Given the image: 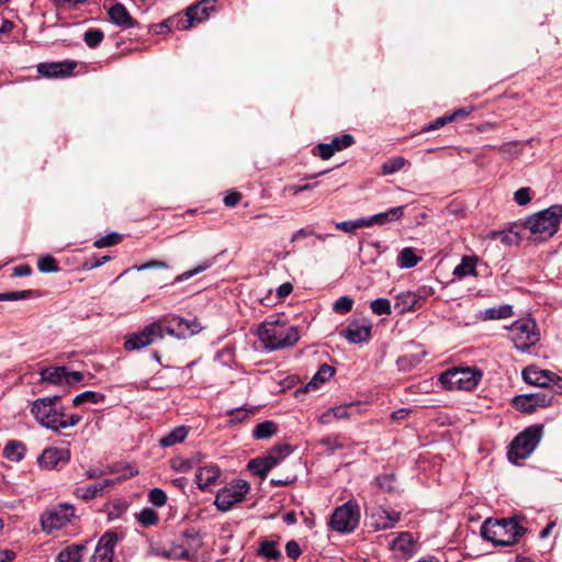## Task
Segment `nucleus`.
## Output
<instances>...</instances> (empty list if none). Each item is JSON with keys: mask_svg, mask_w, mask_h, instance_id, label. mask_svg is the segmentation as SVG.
Wrapping results in <instances>:
<instances>
[{"mask_svg": "<svg viewBox=\"0 0 562 562\" xmlns=\"http://www.w3.org/2000/svg\"><path fill=\"white\" fill-rule=\"evenodd\" d=\"M527 529L519 525L517 517L493 520L486 519L481 527L484 539L495 546H512L526 533Z\"/></svg>", "mask_w": 562, "mask_h": 562, "instance_id": "nucleus-1", "label": "nucleus"}, {"mask_svg": "<svg viewBox=\"0 0 562 562\" xmlns=\"http://www.w3.org/2000/svg\"><path fill=\"white\" fill-rule=\"evenodd\" d=\"M258 336L265 347L270 350L292 347L300 338L296 327L279 317L263 322L258 329Z\"/></svg>", "mask_w": 562, "mask_h": 562, "instance_id": "nucleus-2", "label": "nucleus"}, {"mask_svg": "<svg viewBox=\"0 0 562 562\" xmlns=\"http://www.w3.org/2000/svg\"><path fill=\"white\" fill-rule=\"evenodd\" d=\"M562 220V205L555 204L529 215L524 225L529 229L533 240L546 241L553 237Z\"/></svg>", "mask_w": 562, "mask_h": 562, "instance_id": "nucleus-3", "label": "nucleus"}, {"mask_svg": "<svg viewBox=\"0 0 562 562\" xmlns=\"http://www.w3.org/2000/svg\"><path fill=\"white\" fill-rule=\"evenodd\" d=\"M542 436V426L533 425L521 431L510 443L507 452L508 460L518 463L519 460L528 458Z\"/></svg>", "mask_w": 562, "mask_h": 562, "instance_id": "nucleus-4", "label": "nucleus"}, {"mask_svg": "<svg viewBox=\"0 0 562 562\" xmlns=\"http://www.w3.org/2000/svg\"><path fill=\"white\" fill-rule=\"evenodd\" d=\"M60 396H47L34 401L31 413L35 419L47 429L58 431L61 425V417L64 413L56 408Z\"/></svg>", "mask_w": 562, "mask_h": 562, "instance_id": "nucleus-5", "label": "nucleus"}, {"mask_svg": "<svg viewBox=\"0 0 562 562\" xmlns=\"http://www.w3.org/2000/svg\"><path fill=\"white\" fill-rule=\"evenodd\" d=\"M481 378L482 373L473 368H453L441 373L439 382L447 390L472 391Z\"/></svg>", "mask_w": 562, "mask_h": 562, "instance_id": "nucleus-6", "label": "nucleus"}, {"mask_svg": "<svg viewBox=\"0 0 562 562\" xmlns=\"http://www.w3.org/2000/svg\"><path fill=\"white\" fill-rule=\"evenodd\" d=\"M509 337L519 351H528L540 340V333L532 318H521L514 322L509 327Z\"/></svg>", "mask_w": 562, "mask_h": 562, "instance_id": "nucleus-7", "label": "nucleus"}, {"mask_svg": "<svg viewBox=\"0 0 562 562\" xmlns=\"http://www.w3.org/2000/svg\"><path fill=\"white\" fill-rule=\"evenodd\" d=\"M217 11V0H199L189 5L180 18H176V23L188 30L206 21L212 13Z\"/></svg>", "mask_w": 562, "mask_h": 562, "instance_id": "nucleus-8", "label": "nucleus"}, {"mask_svg": "<svg viewBox=\"0 0 562 562\" xmlns=\"http://www.w3.org/2000/svg\"><path fill=\"white\" fill-rule=\"evenodd\" d=\"M522 379L526 383L539 386L542 391L552 389V393H562V378L549 370H542L530 366L522 370Z\"/></svg>", "mask_w": 562, "mask_h": 562, "instance_id": "nucleus-9", "label": "nucleus"}, {"mask_svg": "<svg viewBox=\"0 0 562 562\" xmlns=\"http://www.w3.org/2000/svg\"><path fill=\"white\" fill-rule=\"evenodd\" d=\"M248 491L249 484L245 480H236L217 492L214 504L218 510L227 512L241 503Z\"/></svg>", "mask_w": 562, "mask_h": 562, "instance_id": "nucleus-10", "label": "nucleus"}, {"mask_svg": "<svg viewBox=\"0 0 562 562\" xmlns=\"http://www.w3.org/2000/svg\"><path fill=\"white\" fill-rule=\"evenodd\" d=\"M75 517V508L69 504H59L58 506L46 509L41 516V525L45 532L52 533L61 529L71 518Z\"/></svg>", "mask_w": 562, "mask_h": 562, "instance_id": "nucleus-11", "label": "nucleus"}, {"mask_svg": "<svg viewBox=\"0 0 562 562\" xmlns=\"http://www.w3.org/2000/svg\"><path fill=\"white\" fill-rule=\"evenodd\" d=\"M162 338L164 329L161 321H156L144 327L140 331L131 334L124 342V348L128 351L139 350L149 346L156 339Z\"/></svg>", "mask_w": 562, "mask_h": 562, "instance_id": "nucleus-12", "label": "nucleus"}, {"mask_svg": "<svg viewBox=\"0 0 562 562\" xmlns=\"http://www.w3.org/2000/svg\"><path fill=\"white\" fill-rule=\"evenodd\" d=\"M360 513L356 504L347 502L331 515V528L339 532H350L359 524Z\"/></svg>", "mask_w": 562, "mask_h": 562, "instance_id": "nucleus-13", "label": "nucleus"}, {"mask_svg": "<svg viewBox=\"0 0 562 562\" xmlns=\"http://www.w3.org/2000/svg\"><path fill=\"white\" fill-rule=\"evenodd\" d=\"M554 393L550 391H540L532 394L519 395L515 397L516 408L524 413H532L537 407H544L551 404Z\"/></svg>", "mask_w": 562, "mask_h": 562, "instance_id": "nucleus-14", "label": "nucleus"}, {"mask_svg": "<svg viewBox=\"0 0 562 562\" xmlns=\"http://www.w3.org/2000/svg\"><path fill=\"white\" fill-rule=\"evenodd\" d=\"M116 543L117 535L113 531L105 532L95 547L91 562H112Z\"/></svg>", "mask_w": 562, "mask_h": 562, "instance_id": "nucleus-15", "label": "nucleus"}, {"mask_svg": "<svg viewBox=\"0 0 562 562\" xmlns=\"http://www.w3.org/2000/svg\"><path fill=\"white\" fill-rule=\"evenodd\" d=\"M401 519V513L386 510L382 507L373 509L370 514V525L374 530H384L393 528Z\"/></svg>", "mask_w": 562, "mask_h": 562, "instance_id": "nucleus-16", "label": "nucleus"}, {"mask_svg": "<svg viewBox=\"0 0 562 562\" xmlns=\"http://www.w3.org/2000/svg\"><path fill=\"white\" fill-rule=\"evenodd\" d=\"M371 335V324L367 321L352 322L341 330V336L351 344L367 341Z\"/></svg>", "mask_w": 562, "mask_h": 562, "instance_id": "nucleus-17", "label": "nucleus"}, {"mask_svg": "<svg viewBox=\"0 0 562 562\" xmlns=\"http://www.w3.org/2000/svg\"><path fill=\"white\" fill-rule=\"evenodd\" d=\"M69 457V451L66 449L47 448L37 458V462L41 468L52 470L59 463H66Z\"/></svg>", "mask_w": 562, "mask_h": 562, "instance_id": "nucleus-18", "label": "nucleus"}, {"mask_svg": "<svg viewBox=\"0 0 562 562\" xmlns=\"http://www.w3.org/2000/svg\"><path fill=\"white\" fill-rule=\"evenodd\" d=\"M77 64L75 61L42 63L37 66V71L47 78H57L69 76Z\"/></svg>", "mask_w": 562, "mask_h": 562, "instance_id": "nucleus-19", "label": "nucleus"}, {"mask_svg": "<svg viewBox=\"0 0 562 562\" xmlns=\"http://www.w3.org/2000/svg\"><path fill=\"white\" fill-rule=\"evenodd\" d=\"M391 549L398 552L402 557L411 558L417 552L418 544L414 536L405 531L398 533V536L392 540Z\"/></svg>", "mask_w": 562, "mask_h": 562, "instance_id": "nucleus-20", "label": "nucleus"}, {"mask_svg": "<svg viewBox=\"0 0 562 562\" xmlns=\"http://www.w3.org/2000/svg\"><path fill=\"white\" fill-rule=\"evenodd\" d=\"M353 142L352 135L344 134L340 137H335L330 143H322L317 146L319 156L322 159L327 160L333 157L336 151L350 147Z\"/></svg>", "mask_w": 562, "mask_h": 562, "instance_id": "nucleus-21", "label": "nucleus"}, {"mask_svg": "<svg viewBox=\"0 0 562 562\" xmlns=\"http://www.w3.org/2000/svg\"><path fill=\"white\" fill-rule=\"evenodd\" d=\"M221 470L215 464H207L204 467H199L198 472L195 473L196 485L200 490L204 491L217 483L220 477Z\"/></svg>", "mask_w": 562, "mask_h": 562, "instance_id": "nucleus-22", "label": "nucleus"}, {"mask_svg": "<svg viewBox=\"0 0 562 562\" xmlns=\"http://www.w3.org/2000/svg\"><path fill=\"white\" fill-rule=\"evenodd\" d=\"M110 21L123 29H130L134 26V20L130 12L122 3H115L108 10Z\"/></svg>", "mask_w": 562, "mask_h": 562, "instance_id": "nucleus-23", "label": "nucleus"}, {"mask_svg": "<svg viewBox=\"0 0 562 562\" xmlns=\"http://www.w3.org/2000/svg\"><path fill=\"white\" fill-rule=\"evenodd\" d=\"M404 207L405 206H396L387 210L386 212L378 213L372 215L369 218H364L366 227L372 226V225H384L386 223H390L392 221L400 220L404 215Z\"/></svg>", "mask_w": 562, "mask_h": 562, "instance_id": "nucleus-24", "label": "nucleus"}, {"mask_svg": "<svg viewBox=\"0 0 562 562\" xmlns=\"http://www.w3.org/2000/svg\"><path fill=\"white\" fill-rule=\"evenodd\" d=\"M111 480H103L102 482L94 483L88 486L78 487L76 495L85 501L92 499L102 494L103 490L112 485Z\"/></svg>", "mask_w": 562, "mask_h": 562, "instance_id": "nucleus-25", "label": "nucleus"}, {"mask_svg": "<svg viewBox=\"0 0 562 562\" xmlns=\"http://www.w3.org/2000/svg\"><path fill=\"white\" fill-rule=\"evenodd\" d=\"M182 15V13H177L166 20H164L162 22L158 23V24H154L151 25V27L149 29V32L153 34V35H162L165 33H171V32H176V31H188L187 27H182L180 26V23H176V21H172V20H176V18H180Z\"/></svg>", "mask_w": 562, "mask_h": 562, "instance_id": "nucleus-26", "label": "nucleus"}, {"mask_svg": "<svg viewBox=\"0 0 562 562\" xmlns=\"http://www.w3.org/2000/svg\"><path fill=\"white\" fill-rule=\"evenodd\" d=\"M291 451V447L286 443L277 445L263 458L271 470L289 456Z\"/></svg>", "mask_w": 562, "mask_h": 562, "instance_id": "nucleus-27", "label": "nucleus"}, {"mask_svg": "<svg viewBox=\"0 0 562 562\" xmlns=\"http://www.w3.org/2000/svg\"><path fill=\"white\" fill-rule=\"evenodd\" d=\"M171 322L177 325V328L183 333V339L190 336H193L202 330V326L198 322L196 318L186 319L180 316H172Z\"/></svg>", "mask_w": 562, "mask_h": 562, "instance_id": "nucleus-28", "label": "nucleus"}, {"mask_svg": "<svg viewBox=\"0 0 562 562\" xmlns=\"http://www.w3.org/2000/svg\"><path fill=\"white\" fill-rule=\"evenodd\" d=\"M66 367H48L41 370V380L50 384H60L65 381Z\"/></svg>", "mask_w": 562, "mask_h": 562, "instance_id": "nucleus-29", "label": "nucleus"}, {"mask_svg": "<svg viewBox=\"0 0 562 562\" xmlns=\"http://www.w3.org/2000/svg\"><path fill=\"white\" fill-rule=\"evenodd\" d=\"M335 374V369L326 363L322 364L311 382L305 385L304 392L316 390L319 383H324Z\"/></svg>", "mask_w": 562, "mask_h": 562, "instance_id": "nucleus-30", "label": "nucleus"}, {"mask_svg": "<svg viewBox=\"0 0 562 562\" xmlns=\"http://www.w3.org/2000/svg\"><path fill=\"white\" fill-rule=\"evenodd\" d=\"M418 304L416 295L414 292H403L396 296V301L394 304V308L398 314H404L409 312L416 307Z\"/></svg>", "mask_w": 562, "mask_h": 562, "instance_id": "nucleus-31", "label": "nucleus"}, {"mask_svg": "<svg viewBox=\"0 0 562 562\" xmlns=\"http://www.w3.org/2000/svg\"><path fill=\"white\" fill-rule=\"evenodd\" d=\"M202 461V454L200 452L195 453L191 458H175L171 460V469L177 472H188L194 467H198Z\"/></svg>", "mask_w": 562, "mask_h": 562, "instance_id": "nucleus-32", "label": "nucleus"}, {"mask_svg": "<svg viewBox=\"0 0 562 562\" xmlns=\"http://www.w3.org/2000/svg\"><path fill=\"white\" fill-rule=\"evenodd\" d=\"M476 261L475 257L464 256L461 262L454 268L453 276L457 278H464L468 276L476 274Z\"/></svg>", "mask_w": 562, "mask_h": 562, "instance_id": "nucleus-33", "label": "nucleus"}, {"mask_svg": "<svg viewBox=\"0 0 562 562\" xmlns=\"http://www.w3.org/2000/svg\"><path fill=\"white\" fill-rule=\"evenodd\" d=\"M25 453V446L21 441L11 440L3 448V456L14 462L23 459Z\"/></svg>", "mask_w": 562, "mask_h": 562, "instance_id": "nucleus-34", "label": "nucleus"}, {"mask_svg": "<svg viewBox=\"0 0 562 562\" xmlns=\"http://www.w3.org/2000/svg\"><path fill=\"white\" fill-rule=\"evenodd\" d=\"M85 547L80 544H71L61 550L57 557L58 562H79L82 558Z\"/></svg>", "mask_w": 562, "mask_h": 562, "instance_id": "nucleus-35", "label": "nucleus"}, {"mask_svg": "<svg viewBox=\"0 0 562 562\" xmlns=\"http://www.w3.org/2000/svg\"><path fill=\"white\" fill-rule=\"evenodd\" d=\"M188 435V430L183 426L176 427L169 434L160 438L159 445L161 447H171L179 442H182Z\"/></svg>", "mask_w": 562, "mask_h": 562, "instance_id": "nucleus-36", "label": "nucleus"}, {"mask_svg": "<svg viewBox=\"0 0 562 562\" xmlns=\"http://www.w3.org/2000/svg\"><path fill=\"white\" fill-rule=\"evenodd\" d=\"M409 165V161L404 157L397 156L392 157L384 161L381 166V173L383 176L393 175L400 170H402L405 166Z\"/></svg>", "mask_w": 562, "mask_h": 562, "instance_id": "nucleus-37", "label": "nucleus"}, {"mask_svg": "<svg viewBox=\"0 0 562 562\" xmlns=\"http://www.w3.org/2000/svg\"><path fill=\"white\" fill-rule=\"evenodd\" d=\"M420 260V257H418L414 249L411 247H406L401 250V252L397 256V265L401 268H413L415 267Z\"/></svg>", "mask_w": 562, "mask_h": 562, "instance_id": "nucleus-38", "label": "nucleus"}, {"mask_svg": "<svg viewBox=\"0 0 562 562\" xmlns=\"http://www.w3.org/2000/svg\"><path fill=\"white\" fill-rule=\"evenodd\" d=\"M349 417V407L345 405L333 407L319 416V423L329 424L333 418L341 419Z\"/></svg>", "mask_w": 562, "mask_h": 562, "instance_id": "nucleus-39", "label": "nucleus"}, {"mask_svg": "<svg viewBox=\"0 0 562 562\" xmlns=\"http://www.w3.org/2000/svg\"><path fill=\"white\" fill-rule=\"evenodd\" d=\"M104 400H105V395L102 393H98L94 391H85L74 397L72 404L75 406H80L81 404H83L86 402H90L92 404H99V403H103Z\"/></svg>", "mask_w": 562, "mask_h": 562, "instance_id": "nucleus-40", "label": "nucleus"}, {"mask_svg": "<svg viewBox=\"0 0 562 562\" xmlns=\"http://www.w3.org/2000/svg\"><path fill=\"white\" fill-rule=\"evenodd\" d=\"M426 352L420 351L417 353L404 355L397 359V367L400 370H409L422 362Z\"/></svg>", "mask_w": 562, "mask_h": 562, "instance_id": "nucleus-41", "label": "nucleus"}, {"mask_svg": "<svg viewBox=\"0 0 562 562\" xmlns=\"http://www.w3.org/2000/svg\"><path fill=\"white\" fill-rule=\"evenodd\" d=\"M277 432V425L271 420H266L263 423L258 424L254 431L252 436L256 439H268L271 438Z\"/></svg>", "mask_w": 562, "mask_h": 562, "instance_id": "nucleus-42", "label": "nucleus"}, {"mask_svg": "<svg viewBox=\"0 0 562 562\" xmlns=\"http://www.w3.org/2000/svg\"><path fill=\"white\" fill-rule=\"evenodd\" d=\"M248 470L261 479H265L270 471L263 457L250 460L248 462Z\"/></svg>", "mask_w": 562, "mask_h": 562, "instance_id": "nucleus-43", "label": "nucleus"}, {"mask_svg": "<svg viewBox=\"0 0 562 562\" xmlns=\"http://www.w3.org/2000/svg\"><path fill=\"white\" fill-rule=\"evenodd\" d=\"M485 317L488 319H502L513 315V307L510 305H501L498 307L487 308Z\"/></svg>", "mask_w": 562, "mask_h": 562, "instance_id": "nucleus-44", "label": "nucleus"}, {"mask_svg": "<svg viewBox=\"0 0 562 562\" xmlns=\"http://www.w3.org/2000/svg\"><path fill=\"white\" fill-rule=\"evenodd\" d=\"M136 518H137V521L143 527L153 526V525L157 524V521H158L157 513L150 508L142 509L140 513L137 514Z\"/></svg>", "mask_w": 562, "mask_h": 562, "instance_id": "nucleus-45", "label": "nucleus"}, {"mask_svg": "<svg viewBox=\"0 0 562 562\" xmlns=\"http://www.w3.org/2000/svg\"><path fill=\"white\" fill-rule=\"evenodd\" d=\"M370 307L375 315H390L392 313L391 302L387 299H376L371 302Z\"/></svg>", "mask_w": 562, "mask_h": 562, "instance_id": "nucleus-46", "label": "nucleus"}, {"mask_svg": "<svg viewBox=\"0 0 562 562\" xmlns=\"http://www.w3.org/2000/svg\"><path fill=\"white\" fill-rule=\"evenodd\" d=\"M259 554L268 559H278L281 555L280 551L277 549L276 542L271 540H265L261 542Z\"/></svg>", "mask_w": 562, "mask_h": 562, "instance_id": "nucleus-47", "label": "nucleus"}, {"mask_svg": "<svg viewBox=\"0 0 562 562\" xmlns=\"http://www.w3.org/2000/svg\"><path fill=\"white\" fill-rule=\"evenodd\" d=\"M213 265V260L212 259H205L203 260L202 262H200L195 268L191 269V270H188V271H184L181 276H179L177 278L178 281H184V280H189L190 278H192L193 276L195 274H199L200 272H203L205 271L206 269H209L211 266Z\"/></svg>", "mask_w": 562, "mask_h": 562, "instance_id": "nucleus-48", "label": "nucleus"}, {"mask_svg": "<svg viewBox=\"0 0 562 562\" xmlns=\"http://www.w3.org/2000/svg\"><path fill=\"white\" fill-rule=\"evenodd\" d=\"M364 218H358L356 221H345V222H338L335 224L337 229H340L345 233H353L356 229L366 227Z\"/></svg>", "mask_w": 562, "mask_h": 562, "instance_id": "nucleus-49", "label": "nucleus"}, {"mask_svg": "<svg viewBox=\"0 0 562 562\" xmlns=\"http://www.w3.org/2000/svg\"><path fill=\"white\" fill-rule=\"evenodd\" d=\"M172 316H164L160 321L162 324L164 333H167L170 336H173L178 339H183V333L179 328H177V325L171 322Z\"/></svg>", "mask_w": 562, "mask_h": 562, "instance_id": "nucleus-50", "label": "nucleus"}, {"mask_svg": "<svg viewBox=\"0 0 562 562\" xmlns=\"http://www.w3.org/2000/svg\"><path fill=\"white\" fill-rule=\"evenodd\" d=\"M37 267H38V270L41 272H44V273H48V272H56L58 271V263L57 261L50 257V256H47V257H43L38 260V263H37Z\"/></svg>", "mask_w": 562, "mask_h": 562, "instance_id": "nucleus-51", "label": "nucleus"}, {"mask_svg": "<svg viewBox=\"0 0 562 562\" xmlns=\"http://www.w3.org/2000/svg\"><path fill=\"white\" fill-rule=\"evenodd\" d=\"M353 300L349 296H341L334 303V311L338 314H346L351 311Z\"/></svg>", "mask_w": 562, "mask_h": 562, "instance_id": "nucleus-52", "label": "nucleus"}, {"mask_svg": "<svg viewBox=\"0 0 562 562\" xmlns=\"http://www.w3.org/2000/svg\"><path fill=\"white\" fill-rule=\"evenodd\" d=\"M148 499L155 506L161 507L167 502V494L161 488H153L148 493Z\"/></svg>", "mask_w": 562, "mask_h": 562, "instance_id": "nucleus-53", "label": "nucleus"}, {"mask_svg": "<svg viewBox=\"0 0 562 562\" xmlns=\"http://www.w3.org/2000/svg\"><path fill=\"white\" fill-rule=\"evenodd\" d=\"M514 200L520 206L527 205L531 201L530 188L524 187L515 191Z\"/></svg>", "mask_w": 562, "mask_h": 562, "instance_id": "nucleus-54", "label": "nucleus"}, {"mask_svg": "<svg viewBox=\"0 0 562 562\" xmlns=\"http://www.w3.org/2000/svg\"><path fill=\"white\" fill-rule=\"evenodd\" d=\"M121 240V236L116 233L109 234L106 236H103L94 241V247L97 248H103L108 246H112L117 244Z\"/></svg>", "mask_w": 562, "mask_h": 562, "instance_id": "nucleus-55", "label": "nucleus"}, {"mask_svg": "<svg viewBox=\"0 0 562 562\" xmlns=\"http://www.w3.org/2000/svg\"><path fill=\"white\" fill-rule=\"evenodd\" d=\"M31 296L30 290L12 291L7 293H0V301H18L24 300Z\"/></svg>", "mask_w": 562, "mask_h": 562, "instance_id": "nucleus-56", "label": "nucleus"}, {"mask_svg": "<svg viewBox=\"0 0 562 562\" xmlns=\"http://www.w3.org/2000/svg\"><path fill=\"white\" fill-rule=\"evenodd\" d=\"M252 412L244 407L235 408L229 412L231 423L237 424L246 420Z\"/></svg>", "mask_w": 562, "mask_h": 562, "instance_id": "nucleus-57", "label": "nucleus"}, {"mask_svg": "<svg viewBox=\"0 0 562 562\" xmlns=\"http://www.w3.org/2000/svg\"><path fill=\"white\" fill-rule=\"evenodd\" d=\"M170 554H171V560H186V561H189L191 560L192 555L190 554V552L180 547V546H176L173 548L170 549Z\"/></svg>", "mask_w": 562, "mask_h": 562, "instance_id": "nucleus-58", "label": "nucleus"}, {"mask_svg": "<svg viewBox=\"0 0 562 562\" xmlns=\"http://www.w3.org/2000/svg\"><path fill=\"white\" fill-rule=\"evenodd\" d=\"M449 122H452V117H450L449 115L440 116V117L436 119L434 122L426 125L423 128V131L424 132L435 131V130H438V128L445 126Z\"/></svg>", "mask_w": 562, "mask_h": 562, "instance_id": "nucleus-59", "label": "nucleus"}, {"mask_svg": "<svg viewBox=\"0 0 562 562\" xmlns=\"http://www.w3.org/2000/svg\"><path fill=\"white\" fill-rule=\"evenodd\" d=\"M499 153H502L503 155H507V156H517L519 154V150H518V143L516 142H509V143H506L504 145H502L499 148H498Z\"/></svg>", "mask_w": 562, "mask_h": 562, "instance_id": "nucleus-60", "label": "nucleus"}, {"mask_svg": "<svg viewBox=\"0 0 562 562\" xmlns=\"http://www.w3.org/2000/svg\"><path fill=\"white\" fill-rule=\"evenodd\" d=\"M285 551L289 558L296 560L301 554V548L299 543L294 540H291L285 546Z\"/></svg>", "mask_w": 562, "mask_h": 562, "instance_id": "nucleus-61", "label": "nucleus"}, {"mask_svg": "<svg viewBox=\"0 0 562 562\" xmlns=\"http://www.w3.org/2000/svg\"><path fill=\"white\" fill-rule=\"evenodd\" d=\"M378 481V485L380 486V488H382L383 491H392L393 490V483H394V477L392 475H382V476H379L376 479Z\"/></svg>", "mask_w": 562, "mask_h": 562, "instance_id": "nucleus-62", "label": "nucleus"}, {"mask_svg": "<svg viewBox=\"0 0 562 562\" xmlns=\"http://www.w3.org/2000/svg\"><path fill=\"white\" fill-rule=\"evenodd\" d=\"M323 445L328 447V453L333 454L335 450L342 449L344 445L337 438H325L323 439Z\"/></svg>", "mask_w": 562, "mask_h": 562, "instance_id": "nucleus-63", "label": "nucleus"}, {"mask_svg": "<svg viewBox=\"0 0 562 562\" xmlns=\"http://www.w3.org/2000/svg\"><path fill=\"white\" fill-rule=\"evenodd\" d=\"M168 265L165 261L160 260H150L144 265L135 266L134 269L142 271L150 268H159V269H166Z\"/></svg>", "mask_w": 562, "mask_h": 562, "instance_id": "nucleus-64", "label": "nucleus"}]
</instances>
